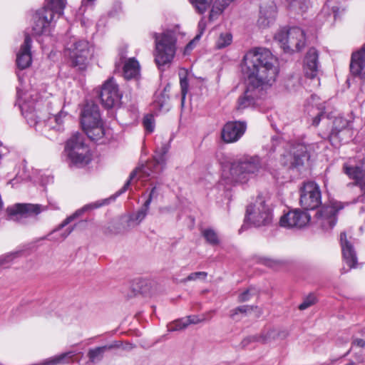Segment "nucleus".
I'll return each instance as SVG.
<instances>
[{"label":"nucleus","instance_id":"nucleus-42","mask_svg":"<svg viewBox=\"0 0 365 365\" xmlns=\"http://www.w3.org/2000/svg\"><path fill=\"white\" fill-rule=\"evenodd\" d=\"M180 88H181V94H182V98H181V104L182 106L184 105L185 96L187 93L188 90V81L187 78H180Z\"/></svg>","mask_w":365,"mask_h":365},{"label":"nucleus","instance_id":"nucleus-32","mask_svg":"<svg viewBox=\"0 0 365 365\" xmlns=\"http://www.w3.org/2000/svg\"><path fill=\"white\" fill-rule=\"evenodd\" d=\"M287 7L297 12H304L309 7V2L306 0H286Z\"/></svg>","mask_w":365,"mask_h":365},{"label":"nucleus","instance_id":"nucleus-13","mask_svg":"<svg viewBox=\"0 0 365 365\" xmlns=\"http://www.w3.org/2000/svg\"><path fill=\"white\" fill-rule=\"evenodd\" d=\"M32 31L35 35H41L47 32L55 21L52 11L46 9L37 10L32 18Z\"/></svg>","mask_w":365,"mask_h":365},{"label":"nucleus","instance_id":"nucleus-41","mask_svg":"<svg viewBox=\"0 0 365 365\" xmlns=\"http://www.w3.org/2000/svg\"><path fill=\"white\" fill-rule=\"evenodd\" d=\"M316 302V297L313 294H310L308 297H307L303 302L299 304V309L300 310H304L312 305L314 304Z\"/></svg>","mask_w":365,"mask_h":365},{"label":"nucleus","instance_id":"nucleus-16","mask_svg":"<svg viewBox=\"0 0 365 365\" xmlns=\"http://www.w3.org/2000/svg\"><path fill=\"white\" fill-rule=\"evenodd\" d=\"M338 210L333 205L322 207L316 213L314 223L324 231L331 230L336 223Z\"/></svg>","mask_w":365,"mask_h":365},{"label":"nucleus","instance_id":"nucleus-6","mask_svg":"<svg viewBox=\"0 0 365 365\" xmlns=\"http://www.w3.org/2000/svg\"><path fill=\"white\" fill-rule=\"evenodd\" d=\"M65 151L70 160V163L77 166L83 167L91 161V153L88 147L83 142L80 134L73 135L66 143Z\"/></svg>","mask_w":365,"mask_h":365},{"label":"nucleus","instance_id":"nucleus-34","mask_svg":"<svg viewBox=\"0 0 365 365\" xmlns=\"http://www.w3.org/2000/svg\"><path fill=\"white\" fill-rule=\"evenodd\" d=\"M21 254V252H14L5 254L0 257V267L7 268L9 267L12 262L19 257Z\"/></svg>","mask_w":365,"mask_h":365},{"label":"nucleus","instance_id":"nucleus-48","mask_svg":"<svg viewBox=\"0 0 365 365\" xmlns=\"http://www.w3.org/2000/svg\"><path fill=\"white\" fill-rule=\"evenodd\" d=\"M317 110H318V113H317V115L316 117L314 118L313 120V123L312 124L315 126L318 125L320 120H321V118L324 115V106L323 105H320L319 106H318L317 108Z\"/></svg>","mask_w":365,"mask_h":365},{"label":"nucleus","instance_id":"nucleus-30","mask_svg":"<svg viewBox=\"0 0 365 365\" xmlns=\"http://www.w3.org/2000/svg\"><path fill=\"white\" fill-rule=\"evenodd\" d=\"M66 5V0H45L43 9L52 11L53 16L58 18L63 14V10Z\"/></svg>","mask_w":365,"mask_h":365},{"label":"nucleus","instance_id":"nucleus-52","mask_svg":"<svg viewBox=\"0 0 365 365\" xmlns=\"http://www.w3.org/2000/svg\"><path fill=\"white\" fill-rule=\"evenodd\" d=\"M73 230V227H68L66 228L61 234V237L56 238V240H63L66 239Z\"/></svg>","mask_w":365,"mask_h":365},{"label":"nucleus","instance_id":"nucleus-19","mask_svg":"<svg viewBox=\"0 0 365 365\" xmlns=\"http://www.w3.org/2000/svg\"><path fill=\"white\" fill-rule=\"evenodd\" d=\"M155 187L152 188L148 199L145 200L140 209H139L136 212L132 213L128 216V219L126 220V226L128 228L138 225L145 218L153 197L155 195Z\"/></svg>","mask_w":365,"mask_h":365},{"label":"nucleus","instance_id":"nucleus-22","mask_svg":"<svg viewBox=\"0 0 365 365\" xmlns=\"http://www.w3.org/2000/svg\"><path fill=\"white\" fill-rule=\"evenodd\" d=\"M81 122L83 128L102 122L98 106L93 103H86L81 112Z\"/></svg>","mask_w":365,"mask_h":365},{"label":"nucleus","instance_id":"nucleus-27","mask_svg":"<svg viewBox=\"0 0 365 365\" xmlns=\"http://www.w3.org/2000/svg\"><path fill=\"white\" fill-rule=\"evenodd\" d=\"M287 336V331L272 329L264 331L259 336H253L252 339L262 344H268L278 339L279 338L284 339Z\"/></svg>","mask_w":365,"mask_h":365},{"label":"nucleus","instance_id":"nucleus-29","mask_svg":"<svg viewBox=\"0 0 365 365\" xmlns=\"http://www.w3.org/2000/svg\"><path fill=\"white\" fill-rule=\"evenodd\" d=\"M83 129L87 136L94 141L101 140L106 134L102 122L96 123V125L93 124L88 127H83Z\"/></svg>","mask_w":365,"mask_h":365},{"label":"nucleus","instance_id":"nucleus-9","mask_svg":"<svg viewBox=\"0 0 365 365\" xmlns=\"http://www.w3.org/2000/svg\"><path fill=\"white\" fill-rule=\"evenodd\" d=\"M169 147L167 145H163L160 150H157L154 157L155 163H149L143 166L140 170H136L132 172L130 175V178L127 182L124 185L123 188L119 191L118 195L125 192L130 185V180H132L135 175H138L140 178L148 177L158 172L157 170H153V167L156 170L165 164L166 158L165 155L168 152Z\"/></svg>","mask_w":365,"mask_h":365},{"label":"nucleus","instance_id":"nucleus-38","mask_svg":"<svg viewBox=\"0 0 365 365\" xmlns=\"http://www.w3.org/2000/svg\"><path fill=\"white\" fill-rule=\"evenodd\" d=\"M348 121L342 117H336L334 120V128L331 132V135L337 134L340 130L346 128L348 125Z\"/></svg>","mask_w":365,"mask_h":365},{"label":"nucleus","instance_id":"nucleus-45","mask_svg":"<svg viewBox=\"0 0 365 365\" xmlns=\"http://www.w3.org/2000/svg\"><path fill=\"white\" fill-rule=\"evenodd\" d=\"M254 289L252 288H249L244 292H242L241 294L238 296V302H244L246 301H248L252 295L253 294Z\"/></svg>","mask_w":365,"mask_h":365},{"label":"nucleus","instance_id":"nucleus-26","mask_svg":"<svg viewBox=\"0 0 365 365\" xmlns=\"http://www.w3.org/2000/svg\"><path fill=\"white\" fill-rule=\"evenodd\" d=\"M276 13V6L273 4L268 6L261 7L257 21L259 26L261 28L268 26L274 21Z\"/></svg>","mask_w":365,"mask_h":365},{"label":"nucleus","instance_id":"nucleus-56","mask_svg":"<svg viewBox=\"0 0 365 365\" xmlns=\"http://www.w3.org/2000/svg\"><path fill=\"white\" fill-rule=\"evenodd\" d=\"M317 98V97L316 96H312V103H314Z\"/></svg>","mask_w":365,"mask_h":365},{"label":"nucleus","instance_id":"nucleus-12","mask_svg":"<svg viewBox=\"0 0 365 365\" xmlns=\"http://www.w3.org/2000/svg\"><path fill=\"white\" fill-rule=\"evenodd\" d=\"M311 216L305 211L295 209L280 217L279 225L285 228H302L310 221Z\"/></svg>","mask_w":365,"mask_h":365},{"label":"nucleus","instance_id":"nucleus-57","mask_svg":"<svg viewBox=\"0 0 365 365\" xmlns=\"http://www.w3.org/2000/svg\"><path fill=\"white\" fill-rule=\"evenodd\" d=\"M346 365H356L354 362H349Z\"/></svg>","mask_w":365,"mask_h":365},{"label":"nucleus","instance_id":"nucleus-2","mask_svg":"<svg viewBox=\"0 0 365 365\" xmlns=\"http://www.w3.org/2000/svg\"><path fill=\"white\" fill-rule=\"evenodd\" d=\"M46 93L39 97V94L34 90L23 92L17 89V103L21 109L22 115L30 126H33L36 130L43 132L44 128L61 130L63 128L64 118L67 113L60 111L57 115L49 116L46 120H41V108L43 106L48 108L51 103L50 101L43 100Z\"/></svg>","mask_w":365,"mask_h":365},{"label":"nucleus","instance_id":"nucleus-44","mask_svg":"<svg viewBox=\"0 0 365 365\" xmlns=\"http://www.w3.org/2000/svg\"><path fill=\"white\" fill-rule=\"evenodd\" d=\"M252 307L249 305L240 306L232 310V313L231 314V317L233 319H236L235 316L237 315L239 313L245 314L248 311L252 310Z\"/></svg>","mask_w":365,"mask_h":365},{"label":"nucleus","instance_id":"nucleus-23","mask_svg":"<svg viewBox=\"0 0 365 365\" xmlns=\"http://www.w3.org/2000/svg\"><path fill=\"white\" fill-rule=\"evenodd\" d=\"M31 48V39L29 35H26L24 43L21 46L16 54V64L19 68H26L31 64L32 58Z\"/></svg>","mask_w":365,"mask_h":365},{"label":"nucleus","instance_id":"nucleus-36","mask_svg":"<svg viewBox=\"0 0 365 365\" xmlns=\"http://www.w3.org/2000/svg\"><path fill=\"white\" fill-rule=\"evenodd\" d=\"M202 233V236L209 244L212 245H217L220 243L218 235L214 230L205 229Z\"/></svg>","mask_w":365,"mask_h":365},{"label":"nucleus","instance_id":"nucleus-51","mask_svg":"<svg viewBox=\"0 0 365 365\" xmlns=\"http://www.w3.org/2000/svg\"><path fill=\"white\" fill-rule=\"evenodd\" d=\"M199 39H195V37L192 40L190 41L185 46V49H184V54L185 55H187V54H189L190 52L193 49V48L195 46V43L196 41H197Z\"/></svg>","mask_w":365,"mask_h":365},{"label":"nucleus","instance_id":"nucleus-43","mask_svg":"<svg viewBox=\"0 0 365 365\" xmlns=\"http://www.w3.org/2000/svg\"><path fill=\"white\" fill-rule=\"evenodd\" d=\"M207 276V273L205 272H192L190 274L186 279H184V282L195 281L197 280V279H205Z\"/></svg>","mask_w":365,"mask_h":365},{"label":"nucleus","instance_id":"nucleus-46","mask_svg":"<svg viewBox=\"0 0 365 365\" xmlns=\"http://www.w3.org/2000/svg\"><path fill=\"white\" fill-rule=\"evenodd\" d=\"M223 12L222 9L217 7V6L212 5L209 20L212 21L218 18V16Z\"/></svg>","mask_w":365,"mask_h":365},{"label":"nucleus","instance_id":"nucleus-47","mask_svg":"<svg viewBox=\"0 0 365 365\" xmlns=\"http://www.w3.org/2000/svg\"><path fill=\"white\" fill-rule=\"evenodd\" d=\"M187 326L190 324H197L205 320L204 317H200L197 315H190L185 317Z\"/></svg>","mask_w":365,"mask_h":365},{"label":"nucleus","instance_id":"nucleus-40","mask_svg":"<svg viewBox=\"0 0 365 365\" xmlns=\"http://www.w3.org/2000/svg\"><path fill=\"white\" fill-rule=\"evenodd\" d=\"M106 349V346L103 347H97L93 349L89 350L88 353V356L91 361H95L96 360H99L102 358L103 354Z\"/></svg>","mask_w":365,"mask_h":365},{"label":"nucleus","instance_id":"nucleus-5","mask_svg":"<svg viewBox=\"0 0 365 365\" xmlns=\"http://www.w3.org/2000/svg\"><path fill=\"white\" fill-rule=\"evenodd\" d=\"M245 220L255 227L269 226L273 221V211L264 197L259 196L247 206Z\"/></svg>","mask_w":365,"mask_h":365},{"label":"nucleus","instance_id":"nucleus-4","mask_svg":"<svg viewBox=\"0 0 365 365\" xmlns=\"http://www.w3.org/2000/svg\"><path fill=\"white\" fill-rule=\"evenodd\" d=\"M262 168L261 158L258 155H243L235 160L230 165V176L225 170L222 176L227 180V183H246L255 178Z\"/></svg>","mask_w":365,"mask_h":365},{"label":"nucleus","instance_id":"nucleus-17","mask_svg":"<svg viewBox=\"0 0 365 365\" xmlns=\"http://www.w3.org/2000/svg\"><path fill=\"white\" fill-rule=\"evenodd\" d=\"M246 125L242 122H228L222 130V138L227 143L237 141L245 133Z\"/></svg>","mask_w":365,"mask_h":365},{"label":"nucleus","instance_id":"nucleus-24","mask_svg":"<svg viewBox=\"0 0 365 365\" xmlns=\"http://www.w3.org/2000/svg\"><path fill=\"white\" fill-rule=\"evenodd\" d=\"M340 241L344 259L350 269L355 268L357 263V257L354 249L351 242L346 240L345 232L340 235Z\"/></svg>","mask_w":365,"mask_h":365},{"label":"nucleus","instance_id":"nucleus-1","mask_svg":"<svg viewBox=\"0 0 365 365\" xmlns=\"http://www.w3.org/2000/svg\"><path fill=\"white\" fill-rule=\"evenodd\" d=\"M276 59L269 50L254 48L244 56L241 70L248 85L237 101V108L243 110L253 106L256 101L264 94V91L271 88L276 81L279 68Z\"/></svg>","mask_w":365,"mask_h":365},{"label":"nucleus","instance_id":"nucleus-53","mask_svg":"<svg viewBox=\"0 0 365 365\" xmlns=\"http://www.w3.org/2000/svg\"><path fill=\"white\" fill-rule=\"evenodd\" d=\"M95 0H82V4L83 6H87L89 4H91Z\"/></svg>","mask_w":365,"mask_h":365},{"label":"nucleus","instance_id":"nucleus-54","mask_svg":"<svg viewBox=\"0 0 365 365\" xmlns=\"http://www.w3.org/2000/svg\"><path fill=\"white\" fill-rule=\"evenodd\" d=\"M332 11L334 13V19H336V16H337V12H338V8L334 6V7H332Z\"/></svg>","mask_w":365,"mask_h":365},{"label":"nucleus","instance_id":"nucleus-21","mask_svg":"<svg viewBox=\"0 0 365 365\" xmlns=\"http://www.w3.org/2000/svg\"><path fill=\"white\" fill-rule=\"evenodd\" d=\"M351 73L365 82V43L360 51L352 54L350 63Z\"/></svg>","mask_w":365,"mask_h":365},{"label":"nucleus","instance_id":"nucleus-33","mask_svg":"<svg viewBox=\"0 0 365 365\" xmlns=\"http://www.w3.org/2000/svg\"><path fill=\"white\" fill-rule=\"evenodd\" d=\"M232 41V35L229 32L221 33L215 42L217 49H222L230 46Z\"/></svg>","mask_w":365,"mask_h":365},{"label":"nucleus","instance_id":"nucleus-10","mask_svg":"<svg viewBox=\"0 0 365 365\" xmlns=\"http://www.w3.org/2000/svg\"><path fill=\"white\" fill-rule=\"evenodd\" d=\"M321 203V192L314 182H305L301 189L300 204L305 210H314Z\"/></svg>","mask_w":365,"mask_h":365},{"label":"nucleus","instance_id":"nucleus-25","mask_svg":"<svg viewBox=\"0 0 365 365\" xmlns=\"http://www.w3.org/2000/svg\"><path fill=\"white\" fill-rule=\"evenodd\" d=\"M108 200H105L103 202H96L93 203L88 204L83 206L82 208L76 210L73 215H70L69 217H66L59 225L58 227L55 229L51 233H55L60 230L63 229L64 227L68 225L70 222H71L73 220L81 216L83 213L85 212L98 208L103 205L106 204Z\"/></svg>","mask_w":365,"mask_h":365},{"label":"nucleus","instance_id":"nucleus-49","mask_svg":"<svg viewBox=\"0 0 365 365\" xmlns=\"http://www.w3.org/2000/svg\"><path fill=\"white\" fill-rule=\"evenodd\" d=\"M206 29V22L205 18L202 17L198 23V34L195 36V39H200Z\"/></svg>","mask_w":365,"mask_h":365},{"label":"nucleus","instance_id":"nucleus-11","mask_svg":"<svg viewBox=\"0 0 365 365\" xmlns=\"http://www.w3.org/2000/svg\"><path fill=\"white\" fill-rule=\"evenodd\" d=\"M309 159L308 149L304 144L294 145L289 153L283 155L282 163L289 168H299L302 166Z\"/></svg>","mask_w":365,"mask_h":365},{"label":"nucleus","instance_id":"nucleus-55","mask_svg":"<svg viewBox=\"0 0 365 365\" xmlns=\"http://www.w3.org/2000/svg\"><path fill=\"white\" fill-rule=\"evenodd\" d=\"M327 8H328V5L327 4V5H325V6H324V8H323L322 14H324V13H326V12H327V11H326V10H327Z\"/></svg>","mask_w":365,"mask_h":365},{"label":"nucleus","instance_id":"nucleus-14","mask_svg":"<svg viewBox=\"0 0 365 365\" xmlns=\"http://www.w3.org/2000/svg\"><path fill=\"white\" fill-rule=\"evenodd\" d=\"M344 173L353 180V185L358 186L362 192L361 198L365 197V160L360 161L355 165L344 163L343 165ZM363 201V199H361Z\"/></svg>","mask_w":365,"mask_h":365},{"label":"nucleus","instance_id":"nucleus-8","mask_svg":"<svg viewBox=\"0 0 365 365\" xmlns=\"http://www.w3.org/2000/svg\"><path fill=\"white\" fill-rule=\"evenodd\" d=\"M274 39L286 52L299 51L304 47L306 42L304 31L297 26L279 31L275 34Z\"/></svg>","mask_w":365,"mask_h":365},{"label":"nucleus","instance_id":"nucleus-31","mask_svg":"<svg viewBox=\"0 0 365 365\" xmlns=\"http://www.w3.org/2000/svg\"><path fill=\"white\" fill-rule=\"evenodd\" d=\"M365 346V341L361 339H356L353 341L351 347L349 349V351L344 355L346 356L349 352H352L355 355V359L359 361H363V349Z\"/></svg>","mask_w":365,"mask_h":365},{"label":"nucleus","instance_id":"nucleus-37","mask_svg":"<svg viewBox=\"0 0 365 365\" xmlns=\"http://www.w3.org/2000/svg\"><path fill=\"white\" fill-rule=\"evenodd\" d=\"M185 317L175 320L168 324L169 331H176L185 329L187 327Z\"/></svg>","mask_w":365,"mask_h":365},{"label":"nucleus","instance_id":"nucleus-50","mask_svg":"<svg viewBox=\"0 0 365 365\" xmlns=\"http://www.w3.org/2000/svg\"><path fill=\"white\" fill-rule=\"evenodd\" d=\"M263 264H264L266 266L275 268L280 264V262L272 259L264 258L263 259Z\"/></svg>","mask_w":365,"mask_h":365},{"label":"nucleus","instance_id":"nucleus-15","mask_svg":"<svg viewBox=\"0 0 365 365\" xmlns=\"http://www.w3.org/2000/svg\"><path fill=\"white\" fill-rule=\"evenodd\" d=\"M121 97L122 96L119 93L118 85L113 78L105 82L101 91L100 98L102 104L106 108H110L117 106Z\"/></svg>","mask_w":365,"mask_h":365},{"label":"nucleus","instance_id":"nucleus-39","mask_svg":"<svg viewBox=\"0 0 365 365\" xmlns=\"http://www.w3.org/2000/svg\"><path fill=\"white\" fill-rule=\"evenodd\" d=\"M143 123L147 133H151L154 131L155 120L153 115H146L143 118Z\"/></svg>","mask_w":365,"mask_h":365},{"label":"nucleus","instance_id":"nucleus-35","mask_svg":"<svg viewBox=\"0 0 365 365\" xmlns=\"http://www.w3.org/2000/svg\"><path fill=\"white\" fill-rule=\"evenodd\" d=\"M196 11L200 14H204L210 6L212 0H189Z\"/></svg>","mask_w":365,"mask_h":365},{"label":"nucleus","instance_id":"nucleus-28","mask_svg":"<svg viewBox=\"0 0 365 365\" xmlns=\"http://www.w3.org/2000/svg\"><path fill=\"white\" fill-rule=\"evenodd\" d=\"M123 75L125 78H135L140 75V65L134 58L125 61L123 66Z\"/></svg>","mask_w":365,"mask_h":365},{"label":"nucleus","instance_id":"nucleus-20","mask_svg":"<svg viewBox=\"0 0 365 365\" xmlns=\"http://www.w3.org/2000/svg\"><path fill=\"white\" fill-rule=\"evenodd\" d=\"M319 53L316 48L308 50L304 61V71L307 77L314 79L319 73Z\"/></svg>","mask_w":365,"mask_h":365},{"label":"nucleus","instance_id":"nucleus-3","mask_svg":"<svg viewBox=\"0 0 365 365\" xmlns=\"http://www.w3.org/2000/svg\"><path fill=\"white\" fill-rule=\"evenodd\" d=\"M182 35L179 26L152 34L155 41V62L160 69L173 62L178 49V39Z\"/></svg>","mask_w":365,"mask_h":365},{"label":"nucleus","instance_id":"nucleus-18","mask_svg":"<svg viewBox=\"0 0 365 365\" xmlns=\"http://www.w3.org/2000/svg\"><path fill=\"white\" fill-rule=\"evenodd\" d=\"M47 207L38 204H16L14 207H9L7 211L11 216L27 217L36 216L46 210Z\"/></svg>","mask_w":365,"mask_h":365},{"label":"nucleus","instance_id":"nucleus-7","mask_svg":"<svg viewBox=\"0 0 365 365\" xmlns=\"http://www.w3.org/2000/svg\"><path fill=\"white\" fill-rule=\"evenodd\" d=\"M66 51L71 60L72 65L84 71L91 55V46L86 40L71 37L66 44Z\"/></svg>","mask_w":365,"mask_h":365},{"label":"nucleus","instance_id":"nucleus-58","mask_svg":"<svg viewBox=\"0 0 365 365\" xmlns=\"http://www.w3.org/2000/svg\"><path fill=\"white\" fill-rule=\"evenodd\" d=\"M247 340H248V339H246V340L243 341H242V344H245V343H246V341H247Z\"/></svg>","mask_w":365,"mask_h":365}]
</instances>
